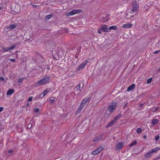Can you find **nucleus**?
I'll return each mask as SVG.
<instances>
[{
  "mask_svg": "<svg viewBox=\"0 0 160 160\" xmlns=\"http://www.w3.org/2000/svg\"><path fill=\"white\" fill-rule=\"evenodd\" d=\"M49 77H46L42 79L39 80L37 83V85L38 86H41L42 85L46 84L48 83L50 80Z\"/></svg>",
  "mask_w": 160,
  "mask_h": 160,
  "instance_id": "nucleus-1",
  "label": "nucleus"
},
{
  "mask_svg": "<svg viewBox=\"0 0 160 160\" xmlns=\"http://www.w3.org/2000/svg\"><path fill=\"white\" fill-rule=\"evenodd\" d=\"M159 150H160V148L158 147L153 148L145 154L144 157L146 158H150L152 156L153 153L156 152Z\"/></svg>",
  "mask_w": 160,
  "mask_h": 160,
  "instance_id": "nucleus-2",
  "label": "nucleus"
},
{
  "mask_svg": "<svg viewBox=\"0 0 160 160\" xmlns=\"http://www.w3.org/2000/svg\"><path fill=\"white\" fill-rule=\"evenodd\" d=\"M82 12L81 9H73L72 11L69 12L66 14V15L68 16L73 15L76 14L80 13Z\"/></svg>",
  "mask_w": 160,
  "mask_h": 160,
  "instance_id": "nucleus-3",
  "label": "nucleus"
},
{
  "mask_svg": "<svg viewBox=\"0 0 160 160\" xmlns=\"http://www.w3.org/2000/svg\"><path fill=\"white\" fill-rule=\"evenodd\" d=\"M117 103L115 102H112L109 106L107 110L110 113L112 112L113 110L116 107Z\"/></svg>",
  "mask_w": 160,
  "mask_h": 160,
  "instance_id": "nucleus-4",
  "label": "nucleus"
},
{
  "mask_svg": "<svg viewBox=\"0 0 160 160\" xmlns=\"http://www.w3.org/2000/svg\"><path fill=\"white\" fill-rule=\"evenodd\" d=\"M132 12L134 13L137 10L138 8V5L137 4L136 1H135L132 3Z\"/></svg>",
  "mask_w": 160,
  "mask_h": 160,
  "instance_id": "nucleus-5",
  "label": "nucleus"
},
{
  "mask_svg": "<svg viewBox=\"0 0 160 160\" xmlns=\"http://www.w3.org/2000/svg\"><path fill=\"white\" fill-rule=\"evenodd\" d=\"M88 61L87 60H85L82 62L78 66L77 68L78 71H80L83 68L86 64L87 63Z\"/></svg>",
  "mask_w": 160,
  "mask_h": 160,
  "instance_id": "nucleus-6",
  "label": "nucleus"
},
{
  "mask_svg": "<svg viewBox=\"0 0 160 160\" xmlns=\"http://www.w3.org/2000/svg\"><path fill=\"white\" fill-rule=\"evenodd\" d=\"M124 145L123 143L122 142H120L118 143L115 147L116 149L117 150H120L122 147Z\"/></svg>",
  "mask_w": 160,
  "mask_h": 160,
  "instance_id": "nucleus-7",
  "label": "nucleus"
},
{
  "mask_svg": "<svg viewBox=\"0 0 160 160\" xmlns=\"http://www.w3.org/2000/svg\"><path fill=\"white\" fill-rule=\"evenodd\" d=\"M101 30L104 32H108V29L106 25H102L100 28Z\"/></svg>",
  "mask_w": 160,
  "mask_h": 160,
  "instance_id": "nucleus-8",
  "label": "nucleus"
},
{
  "mask_svg": "<svg viewBox=\"0 0 160 160\" xmlns=\"http://www.w3.org/2000/svg\"><path fill=\"white\" fill-rule=\"evenodd\" d=\"M90 101V99L89 98L87 97H86L83 98L82 100V101L81 104L82 105L85 106L86 105V103Z\"/></svg>",
  "mask_w": 160,
  "mask_h": 160,
  "instance_id": "nucleus-9",
  "label": "nucleus"
},
{
  "mask_svg": "<svg viewBox=\"0 0 160 160\" xmlns=\"http://www.w3.org/2000/svg\"><path fill=\"white\" fill-rule=\"evenodd\" d=\"M102 138V135L100 134L97 137H95L93 140V141L94 142H97L99 141Z\"/></svg>",
  "mask_w": 160,
  "mask_h": 160,
  "instance_id": "nucleus-10",
  "label": "nucleus"
},
{
  "mask_svg": "<svg viewBox=\"0 0 160 160\" xmlns=\"http://www.w3.org/2000/svg\"><path fill=\"white\" fill-rule=\"evenodd\" d=\"M84 106L82 105L81 103L79 105L78 110L76 112V114H79L82 111V109L84 107Z\"/></svg>",
  "mask_w": 160,
  "mask_h": 160,
  "instance_id": "nucleus-11",
  "label": "nucleus"
},
{
  "mask_svg": "<svg viewBox=\"0 0 160 160\" xmlns=\"http://www.w3.org/2000/svg\"><path fill=\"white\" fill-rule=\"evenodd\" d=\"M48 89L46 90L41 94L40 95L39 97L41 98H43L48 93Z\"/></svg>",
  "mask_w": 160,
  "mask_h": 160,
  "instance_id": "nucleus-12",
  "label": "nucleus"
},
{
  "mask_svg": "<svg viewBox=\"0 0 160 160\" xmlns=\"http://www.w3.org/2000/svg\"><path fill=\"white\" fill-rule=\"evenodd\" d=\"M132 26V24L130 23H127L124 24L123 25V27L124 28H130Z\"/></svg>",
  "mask_w": 160,
  "mask_h": 160,
  "instance_id": "nucleus-13",
  "label": "nucleus"
},
{
  "mask_svg": "<svg viewBox=\"0 0 160 160\" xmlns=\"http://www.w3.org/2000/svg\"><path fill=\"white\" fill-rule=\"evenodd\" d=\"M135 85L134 84H132L129 86L127 89L128 91H130L134 89L135 88Z\"/></svg>",
  "mask_w": 160,
  "mask_h": 160,
  "instance_id": "nucleus-14",
  "label": "nucleus"
},
{
  "mask_svg": "<svg viewBox=\"0 0 160 160\" xmlns=\"http://www.w3.org/2000/svg\"><path fill=\"white\" fill-rule=\"evenodd\" d=\"M14 92V90L12 89H9L8 91L6 94L7 95H11Z\"/></svg>",
  "mask_w": 160,
  "mask_h": 160,
  "instance_id": "nucleus-15",
  "label": "nucleus"
},
{
  "mask_svg": "<svg viewBox=\"0 0 160 160\" xmlns=\"http://www.w3.org/2000/svg\"><path fill=\"white\" fill-rule=\"evenodd\" d=\"M16 27V26L14 24H12L9 26H7V28L9 29H12L15 28Z\"/></svg>",
  "mask_w": 160,
  "mask_h": 160,
  "instance_id": "nucleus-16",
  "label": "nucleus"
},
{
  "mask_svg": "<svg viewBox=\"0 0 160 160\" xmlns=\"http://www.w3.org/2000/svg\"><path fill=\"white\" fill-rule=\"evenodd\" d=\"M104 149V147H102L101 146L98 147V148L96 149V150L98 153L100 152L102 150Z\"/></svg>",
  "mask_w": 160,
  "mask_h": 160,
  "instance_id": "nucleus-17",
  "label": "nucleus"
},
{
  "mask_svg": "<svg viewBox=\"0 0 160 160\" xmlns=\"http://www.w3.org/2000/svg\"><path fill=\"white\" fill-rule=\"evenodd\" d=\"M159 122V120L158 119H154L152 120V125H154L157 124Z\"/></svg>",
  "mask_w": 160,
  "mask_h": 160,
  "instance_id": "nucleus-18",
  "label": "nucleus"
},
{
  "mask_svg": "<svg viewBox=\"0 0 160 160\" xmlns=\"http://www.w3.org/2000/svg\"><path fill=\"white\" fill-rule=\"evenodd\" d=\"M116 122L114 120L111 121L106 127V128H109L110 126H112Z\"/></svg>",
  "mask_w": 160,
  "mask_h": 160,
  "instance_id": "nucleus-19",
  "label": "nucleus"
},
{
  "mask_svg": "<svg viewBox=\"0 0 160 160\" xmlns=\"http://www.w3.org/2000/svg\"><path fill=\"white\" fill-rule=\"evenodd\" d=\"M2 51L4 52H6L9 51L8 47H2Z\"/></svg>",
  "mask_w": 160,
  "mask_h": 160,
  "instance_id": "nucleus-20",
  "label": "nucleus"
},
{
  "mask_svg": "<svg viewBox=\"0 0 160 160\" xmlns=\"http://www.w3.org/2000/svg\"><path fill=\"white\" fill-rule=\"evenodd\" d=\"M117 28V26L115 25L109 27L108 29L110 30H116Z\"/></svg>",
  "mask_w": 160,
  "mask_h": 160,
  "instance_id": "nucleus-21",
  "label": "nucleus"
},
{
  "mask_svg": "<svg viewBox=\"0 0 160 160\" xmlns=\"http://www.w3.org/2000/svg\"><path fill=\"white\" fill-rule=\"evenodd\" d=\"M121 117L120 115H118L116 117H115L114 118V121L115 122H116L118 120L119 118Z\"/></svg>",
  "mask_w": 160,
  "mask_h": 160,
  "instance_id": "nucleus-22",
  "label": "nucleus"
},
{
  "mask_svg": "<svg viewBox=\"0 0 160 160\" xmlns=\"http://www.w3.org/2000/svg\"><path fill=\"white\" fill-rule=\"evenodd\" d=\"M52 17V16L51 15H47L45 18V19L46 20H48L50 19Z\"/></svg>",
  "mask_w": 160,
  "mask_h": 160,
  "instance_id": "nucleus-23",
  "label": "nucleus"
},
{
  "mask_svg": "<svg viewBox=\"0 0 160 160\" xmlns=\"http://www.w3.org/2000/svg\"><path fill=\"white\" fill-rule=\"evenodd\" d=\"M142 129L140 128H138L137 129L136 132L138 133H140L142 132Z\"/></svg>",
  "mask_w": 160,
  "mask_h": 160,
  "instance_id": "nucleus-24",
  "label": "nucleus"
},
{
  "mask_svg": "<svg viewBox=\"0 0 160 160\" xmlns=\"http://www.w3.org/2000/svg\"><path fill=\"white\" fill-rule=\"evenodd\" d=\"M16 47V45H14L9 48H8L9 50V51L10 50H12V49H13L14 48Z\"/></svg>",
  "mask_w": 160,
  "mask_h": 160,
  "instance_id": "nucleus-25",
  "label": "nucleus"
},
{
  "mask_svg": "<svg viewBox=\"0 0 160 160\" xmlns=\"http://www.w3.org/2000/svg\"><path fill=\"white\" fill-rule=\"evenodd\" d=\"M98 153V152H97L96 150L93 151L92 152V155H96V154H97Z\"/></svg>",
  "mask_w": 160,
  "mask_h": 160,
  "instance_id": "nucleus-26",
  "label": "nucleus"
},
{
  "mask_svg": "<svg viewBox=\"0 0 160 160\" xmlns=\"http://www.w3.org/2000/svg\"><path fill=\"white\" fill-rule=\"evenodd\" d=\"M24 78H19L18 79V83L21 82L24 80Z\"/></svg>",
  "mask_w": 160,
  "mask_h": 160,
  "instance_id": "nucleus-27",
  "label": "nucleus"
},
{
  "mask_svg": "<svg viewBox=\"0 0 160 160\" xmlns=\"http://www.w3.org/2000/svg\"><path fill=\"white\" fill-rule=\"evenodd\" d=\"M159 138L160 137L159 135H157L155 138V141H158L159 139Z\"/></svg>",
  "mask_w": 160,
  "mask_h": 160,
  "instance_id": "nucleus-28",
  "label": "nucleus"
},
{
  "mask_svg": "<svg viewBox=\"0 0 160 160\" xmlns=\"http://www.w3.org/2000/svg\"><path fill=\"white\" fill-rule=\"evenodd\" d=\"M136 143H137V142L136 141H135V142H132L129 145V146L130 147H132L133 145H135V144H136Z\"/></svg>",
  "mask_w": 160,
  "mask_h": 160,
  "instance_id": "nucleus-29",
  "label": "nucleus"
},
{
  "mask_svg": "<svg viewBox=\"0 0 160 160\" xmlns=\"http://www.w3.org/2000/svg\"><path fill=\"white\" fill-rule=\"evenodd\" d=\"M8 60L10 62H15L16 60L15 59L13 58H8Z\"/></svg>",
  "mask_w": 160,
  "mask_h": 160,
  "instance_id": "nucleus-30",
  "label": "nucleus"
},
{
  "mask_svg": "<svg viewBox=\"0 0 160 160\" xmlns=\"http://www.w3.org/2000/svg\"><path fill=\"white\" fill-rule=\"evenodd\" d=\"M152 78H150L149 79H148L147 81V83H150L152 81Z\"/></svg>",
  "mask_w": 160,
  "mask_h": 160,
  "instance_id": "nucleus-31",
  "label": "nucleus"
},
{
  "mask_svg": "<svg viewBox=\"0 0 160 160\" xmlns=\"http://www.w3.org/2000/svg\"><path fill=\"white\" fill-rule=\"evenodd\" d=\"M80 88V84H79L77 85L76 87V88L77 90H79Z\"/></svg>",
  "mask_w": 160,
  "mask_h": 160,
  "instance_id": "nucleus-32",
  "label": "nucleus"
},
{
  "mask_svg": "<svg viewBox=\"0 0 160 160\" xmlns=\"http://www.w3.org/2000/svg\"><path fill=\"white\" fill-rule=\"evenodd\" d=\"M158 107L155 108L154 109H152V111L153 112H155L156 111H157L158 110Z\"/></svg>",
  "mask_w": 160,
  "mask_h": 160,
  "instance_id": "nucleus-33",
  "label": "nucleus"
},
{
  "mask_svg": "<svg viewBox=\"0 0 160 160\" xmlns=\"http://www.w3.org/2000/svg\"><path fill=\"white\" fill-rule=\"evenodd\" d=\"M32 122V121H30V123H29L28 125V128H31V127H32V124H30V123H31V122Z\"/></svg>",
  "mask_w": 160,
  "mask_h": 160,
  "instance_id": "nucleus-34",
  "label": "nucleus"
},
{
  "mask_svg": "<svg viewBox=\"0 0 160 160\" xmlns=\"http://www.w3.org/2000/svg\"><path fill=\"white\" fill-rule=\"evenodd\" d=\"M39 111V109L38 108H36L34 109V112L36 113L38 112Z\"/></svg>",
  "mask_w": 160,
  "mask_h": 160,
  "instance_id": "nucleus-35",
  "label": "nucleus"
},
{
  "mask_svg": "<svg viewBox=\"0 0 160 160\" xmlns=\"http://www.w3.org/2000/svg\"><path fill=\"white\" fill-rule=\"evenodd\" d=\"M32 99V97H30L28 99V101L29 102L31 101Z\"/></svg>",
  "mask_w": 160,
  "mask_h": 160,
  "instance_id": "nucleus-36",
  "label": "nucleus"
},
{
  "mask_svg": "<svg viewBox=\"0 0 160 160\" xmlns=\"http://www.w3.org/2000/svg\"><path fill=\"white\" fill-rule=\"evenodd\" d=\"M160 52V50L156 51L153 52V53L157 54Z\"/></svg>",
  "mask_w": 160,
  "mask_h": 160,
  "instance_id": "nucleus-37",
  "label": "nucleus"
},
{
  "mask_svg": "<svg viewBox=\"0 0 160 160\" xmlns=\"http://www.w3.org/2000/svg\"><path fill=\"white\" fill-rule=\"evenodd\" d=\"M54 100L53 99H50V102L51 103H53L54 102Z\"/></svg>",
  "mask_w": 160,
  "mask_h": 160,
  "instance_id": "nucleus-38",
  "label": "nucleus"
},
{
  "mask_svg": "<svg viewBox=\"0 0 160 160\" xmlns=\"http://www.w3.org/2000/svg\"><path fill=\"white\" fill-rule=\"evenodd\" d=\"M3 110V108L2 107H0V112H2Z\"/></svg>",
  "mask_w": 160,
  "mask_h": 160,
  "instance_id": "nucleus-39",
  "label": "nucleus"
},
{
  "mask_svg": "<svg viewBox=\"0 0 160 160\" xmlns=\"http://www.w3.org/2000/svg\"><path fill=\"white\" fill-rule=\"evenodd\" d=\"M4 80V78L3 77H0V80L1 81H3V80Z\"/></svg>",
  "mask_w": 160,
  "mask_h": 160,
  "instance_id": "nucleus-40",
  "label": "nucleus"
},
{
  "mask_svg": "<svg viewBox=\"0 0 160 160\" xmlns=\"http://www.w3.org/2000/svg\"><path fill=\"white\" fill-rule=\"evenodd\" d=\"M98 32L99 34H101L102 33V32L101 31V30H98Z\"/></svg>",
  "mask_w": 160,
  "mask_h": 160,
  "instance_id": "nucleus-41",
  "label": "nucleus"
},
{
  "mask_svg": "<svg viewBox=\"0 0 160 160\" xmlns=\"http://www.w3.org/2000/svg\"><path fill=\"white\" fill-rule=\"evenodd\" d=\"M13 152V150L12 149H11L10 150H9L8 151V152L9 153H12Z\"/></svg>",
  "mask_w": 160,
  "mask_h": 160,
  "instance_id": "nucleus-42",
  "label": "nucleus"
},
{
  "mask_svg": "<svg viewBox=\"0 0 160 160\" xmlns=\"http://www.w3.org/2000/svg\"><path fill=\"white\" fill-rule=\"evenodd\" d=\"M31 4L34 7H36L37 6V5H34V4H33L32 3H31Z\"/></svg>",
  "mask_w": 160,
  "mask_h": 160,
  "instance_id": "nucleus-43",
  "label": "nucleus"
},
{
  "mask_svg": "<svg viewBox=\"0 0 160 160\" xmlns=\"http://www.w3.org/2000/svg\"><path fill=\"white\" fill-rule=\"evenodd\" d=\"M143 137L144 138H146V135H144L143 136Z\"/></svg>",
  "mask_w": 160,
  "mask_h": 160,
  "instance_id": "nucleus-44",
  "label": "nucleus"
},
{
  "mask_svg": "<svg viewBox=\"0 0 160 160\" xmlns=\"http://www.w3.org/2000/svg\"><path fill=\"white\" fill-rule=\"evenodd\" d=\"M158 159H159V158H158L155 159L154 160H158Z\"/></svg>",
  "mask_w": 160,
  "mask_h": 160,
  "instance_id": "nucleus-45",
  "label": "nucleus"
},
{
  "mask_svg": "<svg viewBox=\"0 0 160 160\" xmlns=\"http://www.w3.org/2000/svg\"><path fill=\"white\" fill-rule=\"evenodd\" d=\"M158 158L160 159V156L158 157Z\"/></svg>",
  "mask_w": 160,
  "mask_h": 160,
  "instance_id": "nucleus-46",
  "label": "nucleus"
},
{
  "mask_svg": "<svg viewBox=\"0 0 160 160\" xmlns=\"http://www.w3.org/2000/svg\"><path fill=\"white\" fill-rule=\"evenodd\" d=\"M2 7H0V10L1 9Z\"/></svg>",
  "mask_w": 160,
  "mask_h": 160,
  "instance_id": "nucleus-47",
  "label": "nucleus"
}]
</instances>
